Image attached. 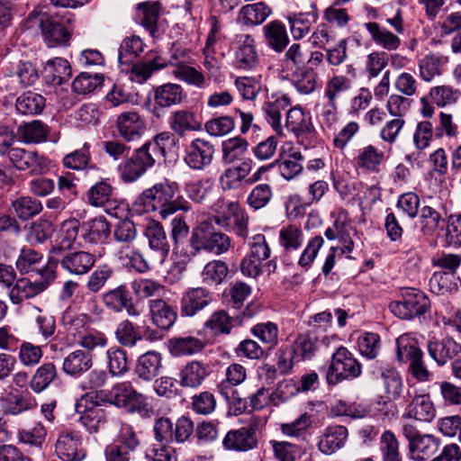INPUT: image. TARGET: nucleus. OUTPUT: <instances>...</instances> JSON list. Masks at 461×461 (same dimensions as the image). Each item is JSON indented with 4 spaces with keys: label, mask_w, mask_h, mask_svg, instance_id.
I'll return each instance as SVG.
<instances>
[{
    "label": "nucleus",
    "mask_w": 461,
    "mask_h": 461,
    "mask_svg": "<svg viewBox=\"0 0 461 461\" xmlns=\"http://www.w3.org/2000/svg\"><path fill=\"white\" fill-rule=\"evenodd\" d=\"M391 312L402 320L423 317L430 310V300L422 291L413 287L400 290L399 299L389 303Z\"/></svg>",
    "instance_id": "6"
},
{
    "label": "nucleus",
    "mask_w": 461,
    "mask_h": 461,
    "mask_svg": "<svg viewBox=\"0 0 461 461\" xmlns=\"http://www.w3.org/2000/svg\"><path fill=\"white\" fill-rule=\"evenodd\" d=\"M443 213H446V206L440 203L423 204L418 215L420 231L424 236H433L438 230L443 229Z\"/></svg>",
    "instance_id": "20"
},
{
    "label": "nucleus",
    "mask_w": 461,
    "mask_h": 461,
    "mask_svg": "<svg viewBox=\"0 0 461 461\" xmlns=\"http://www.w3.org/2000/svg\"><path fill=\"white\" fill-rule=\"evenodd\" d=\"M115 338L122 346L132 348L142 339V334L133 322L126 319L118 323Z\"/></svg>",
    "instance_id": "64"
},
{
    "label": "nucleus",
    "mask_w": 461,
    "mask_h": 461,
    "mask_svg": "<svg viewBox=\"0 0 461 461\" xmlns=\"http://www.w3.org/2000/svg\"><path fill=\"white\" fill-rule=\"evenodd\" d=\"M34 405L35 401L28 392H10L3 399V406L5 411L11 414H19L32 409Z\"/></svg>",
    "instance_id": "58"
},
{
    "label": "nucleus",
    "mask_w": 461,
    "mask_h": 461,
    "mask_svg": "<svg viewBox=\"0 0 461 461\" xmlns=\"http://www.w3.org/2000/svg\"><path fill=\"white\" fill-rule=\"evenodd\" d=\"M136 434H119L118 439L105 449L107 461H129L130 452H133L140 446Z\"/></svg>",
    "instance_id": "29"
},
{
    "label": "nucleus",
    "mask_w": 461,
    "mask_h": 461,
    "mask_svg": "<svg viewBox=\"0 0 461 461\" xmlns=\"http://www.w3.org/2000/svg\"><path fill=\"white\" fill-rule=\"evenodd\" d=\"M303 241V232L300 227L289 224L279 231V243L284 249L283 262L286 266L294 264L292 254L298 250Z\"/></svg>",
    "instance_id": "27"
},
{
    "label": "nucleus",
    "mask_w": 461,
    "mask_h": 461,
    "mask_svg": "<svg viewBox=\"0 0 461 461\" xmlns=\"http://www.w3.org/2000/svg\"><path fill=\"white\" fill-rule=\"evenodd\" d=\"M252 160L245 159L240 165L226 168L220 176V185L226 190H235L241 186L242 181L249 175Z\"/></svg>",
    "instance_id": "34"
},
{
    "label": "nucleus",
    "mask_w": 461,
    "mask_h": 461,
    "mask_svg": "<svg viewBox=\"0 0 461 461\" xmlns=\"http://www.w3.org/2000/svg\"><path fill=\"white\" fill-rule=\"evenodd\" d=\"M239 318L231 317L225 310H218L212 313L204 322V329L209 330L213 336L230 334Z\"/></svg>",
    "instance_id": "46"
},
{
    "label": "nucleus",
    "mask_w": 461,
    "mask_h": 461,
    "mask_svg": "<svg viewBox=\"0 0 461 461\" xmlns=\"http://www.w3.org/2000/svg\"><path fill=\"white\" fill-rule=\"evenodd\" d=\"M161 5L157 1H145L136 5L135 21L141 25L153 39L164 33L160 20Z\"/></svg>",
    "instance_id": "15"
},
{
    "label": "nucleus",
    "mask_w": 461,
    "mask_h": 461,
    "mask_svg": "<svg viewBox=\"0 0 461 461\" xmlns=\"http://www.w3.org/2000/svg\"><path fill=\"white\" fill-rule=\"evenodd\" d=\"M86 397L99 405L101 402L113 403L117 407L124 408L129 412L146 413L149 411L147 398L142 393H138L130 382L116 384L111 391H100L95 395Z\"/></svg>",
    "instance_id": "4"
},
{
    "label": "nucleus",
    "mask_w": 461,
    "mask_h": 461,
    "mask_svg": "<svg viewBox=\"0 0 461 461\" xmlns=\"http://www.w3.org/2000/svg\"><path fill=\"white\" fill-rule=\"evenodd\" d=\"M92 366V355L88 351L77 349L64 357L62 370L68 375L77 377L88 371Z\"/></svg>",
    "instance_id": "32"
},
{
    "label": "nucleus",
    "mask_w": 461,
    "mask_h": 461,
    "mask_svg": "<svg viewBox=\"0 0 461 461\" xmlns=\"http://www.w3.org/2000/svg\"><path fill=\"white\" fill-rule=\"evenodd\" d=\"M29 19L37 24L47 47L55 48L69 44L75 29L74 14L59 15L43 11V8H36L29 14Z\"/></svg>",
    "instance_id": "3"
},
{
    "label": "nucleus",
    "mask_w": 461,
    "mask_h": 461,
    "mask_svg": "<svg viewBox=\"0 0 461 461\" xmlns=\"http://www.w3.org/2000/svg\"><path fill=\"white\" fill-rule=\"evenodd\" d=\"M104 81V76L101 73L91 74L81 72L74 79L72 89L78 95H87L100 88Z\"/></svg>",
    "instance_id": "60"
},
{
    "label": "nucleus",
    "mask_w": 461,
    "mask_h": 461,
    "mask_svg": "<svg viewBox=\"0 0 461 461\" xmlns=\"http://www.w3.org/2000/svg\"><path fill=\"white\" fill-rule=\"evenodd\" d=\"M43 255L32 249L23 248L16 259V267L22 275L35 273L41 276V271L45 267H39Z\"/></svg>",
    "instance_id": "54"
},
{
    "label": "nucleus",
    "mask_w": 461,
    "mask_h": 461,
    "mask_svg": "<svg viewBox=\"0 0 461 461\" xmlns=\"http://www.w3.org/2000/svg\"><path fill=\"white\" fill-rule=\"evenodd\" d=\"M170 129L179 136L186 131H195L201 129V122L196 114L189 110H177L172 113L168 121Z\"/></svg>",
    "instance_id": "41"
},
{
    "label": "nucleus",
    "mask_w": 461,
    "mask_h": 461,
    "mask_svg": "<svg viewBox=\"0 0 461 461\" xmlns=\"http://www.w3.org/2000/svg\"><path fill=\"white\" fill-rule=\"evenodd\" d=\"M303 156L301 151L289 146L287 149L283 147L280 153V159L276 160L273 164L278 163L280 175L286 180H292L300 175L303 169Z\"/></svg>",
    "instance_id": "25"
},
{
    "label": "nucleus",
    "mask_w": 461,
    "mask_h": 461,
    "mask_svg": "<svg viewBox=\"0 0 461 461\" xmlns=\"http://www.w3.org/2000/svg\"><path fill=\"white\" fill-rule=\"evenodd\" d=\"M114 188L108 179H102L92 185L86 192L88 203L95 207H102L113 199Z\"/></svg>",
    "instance_id": "57"
},
{
    "label": "nucleus",
    "mask_w": 461,
    "mask_h": 461,
    "mask_svg": "<svg viewBox=\"0 0 461 461\" xmlns=\"http://www.w3.org/2000/svg\"><path fill=\"white\" fill-rule=\"evenodd\" d=\"M96 258L94 254L84 251H69L59 260L61 267L72 275L87 274L95 266Z\"/></svg>",
    "instance_id": "24"
},
{
    "label": "nucleus",
    "mask_w": 461,
    "mask_h": 461,
    "mask_svg": "<svg viewBox=\"0 0 461 461\" xmlns=\"http://www.w3.org/2000/svg\"><path fill=\"white\" fill-rule=\"evenodd\" d=\"M251 287L245 282L236 281L230 283L225 290L223 296L227 305L240 309L246 299L251 294Z\"/></svg>",
    "instance_id": "62"
},
{
    "label": "nucleus",
    "mask_w": 461,
    "mask_h": 461,
    "mask_svg": "<svg viewBox=\"0 0 461 461\" xmlns=\"http://www.w3.org/2000/svg\"><path fill=\"white\" fill-rule=\"evenodd\" d=\"M318 19L315 11L307 13H292L287 16L290 32L295 41L304 38Z\"/></svg>",
    "instance_id": "42"
},
{
    "label": "nucleus",
    "mask_w": 461,
    "mask_h": 461,
    "mask_svg": "<svg viewBox=\"0 0 461 461\" xmlns=\"http://www.w3.org/2000/svg\"><path fill=\"white\" fill-rule=\"evenodd\" d=\"M43 73L49 84L60 86L70 78L72 69L67 59L55 58L47 61Z\"/></svg>",
    "instance_id": "40"
},
{
    "label": "nucleus",
    "mask_w": 461,
    "mask_h": 461,
    "mask_svg": "<svg viewBox=\"0 0 461 461\" xmlns=\"http://www.w3.org/2000/svg\"><path fill=\"white\" fill-rule=\"evenodd\" d=\"M447 63L448 57L441 54L429 53L424 56L418 63L420 78L426 82L432 81L443 74Z\"/></svg>",
    "instance_id": "38"
},
{
    "label": "nucleus",
    "mask_w": 461,
    "mask_h": 461,
    "mask_svg": "<svg viewBox=\"0 0 461 461\" xmlns=\"http://www.w3.org/2000/svg\"><path fill=\"white\" fill-rule=\"evenodd\" d=\"M162 366L161 353L149 350L138 357L134 374L140 380L150 382L159 375Z\"/></svg>",
    "instance_id": "26"
},
{
    "label": "nucleus",
    "mask_w": 461,
    "mask_h": 461,
    "mask_svg": "<svg viewBox=\"0 0 461 461\" xmlns=\"http://www.w3.org/2000/svg\"><path fill=\"white\" fill-rule=\"evenodd\" d=\"M62 165L64 167L72 170H97L98 167L92 162L90 145L86 142L82 148L71 151L65 155L62 158Z\"/></svg>",
    "instance_id": "39"
},
{
    "label": "nucleus",
    "mask_w": 461,
    "mask_h": 461,
    "mask_svg": "<svg viewBox=\"0 0 461 461\" xmlns=\"http://www.w3.org/2000/svg\"><path fill=\"white\" fill-rule=\"evenodd\" d=\"M317 77L318 75L313 68H305L291 73L293 86L303 95H309L315 90Z\"/></svg>",
    "instance_id": "61"
},
{
    "label": "nucleus",
    "mask_w": 461,
    "mask_h": 461,
    "mask_svg": "<svg viewBox=\"0 0 461 461\" xmlns=\"http://www.w3.org/2000/svg\"><path fill=\"white\" fill-rule=\"evenodd\" d=\"M144 234L149 240V248L157 251L164 259L168 255L170 245L163 226L158 221H150L147 225Z\"/></svg>",
    "instance_id": "43"
},
{
    "label": "nucleus",
    "mask_w": 461,
    "mask_h": 461,
    "mask_svg": "<svg viewBox=\"0 0 461 461\" xmlns=\"http://www.w3.org/2000/svg\"><path fill=\"white\" fill-rule=\"evenodd\" d=\"M397 359L403 364H411L414 359L423 357V351L418 341L409 335H402L396 339Z\"/></svg>",
    "instance_id": "53"
},
{
    "label": "nucleus",
    "mask_w": 461,
    "mask_h": 461,
    "mask_svg": "<svg viewBox=\"0 0 461 461\" xmlns=\"http://www.w3.org/2000/svg\"><path fill=\"white\" fill-rule=\"evenodd\" d=\"M115 126L120 137L127 142L140 140L147 129L144 119L133 111L120 113Z\"/></svg>",
    "instance_id": "17"
},
{
    "label": "nucleus",
    "mask_w": 461,
    "mask_h": 461,
    "mask_svg": "<svg viewBox=\"0 0 461 461\" xmlns=\"http://www.w3.org/2000/svg\"><path fill=\"white\" fill-rule=\"evenodd\" d=\"M286 127L297 137L315 134L310 113H304L300 107H293L287 112Z\"/></svg>",
    "instance_id": "36"
},
{
    "label": "nucleus",
    "mask_w": 461,
    "mask_h": 461,
    "mask_svg": "<svg viewBox=\"0 0 461 461\" xmlns=\"http://www.w3.org/2000/svg\"><path fill=\"white\" fill-rule=\"evenodd\" d=\"M134 207L140 213L158 212L162 219H166L177 211H189L191 204L181 195L177 183L164 180L144 190L135 201Z\"/></svg>",
    "instance_id": "2"
},
{
    "label": "nucleus",
    "mask_w": 461,
    "mask_h": 461,
    "mask_svg": "<svg viewBox=\"0 0 461 461\" xmlns=\"http://www.w3.org/2000/svg\"><path fill=\"white\" fill-rule=\"evenodd\" d=\"M258 63L255 40L249 34L236 35L235 64L241 69H251Z\"/></svg>",
    "instance_id": "21"
},
{
    "label": "nucleus",
    "mask_w": 461,
    "mask_h": 461,
    "mask_svg": "<svg viewBox=\"0 0 461 461\" xmlns=\"http://www.w3.org/2000/svg\"><path fill=\"white\" fill-rule=\"evenodd\" d=\"M426 348L429 356L439 367L446 366L461 353V344L450 336L429 338Z\"/></svg>",
    "instance_id": "16"
},
{
    "label": "nucleus",
    "mask_w": 461,
    "mask_h": 461,
    "mask_svg": "<svg viewBox=\"0 0 461 461\" xmlns=\"http://www.w3.org/2000/svg\"><path fill=\"white\" fill-rule=\"evenodd\" d=\"M384 158L383 151L373 145H367L358 150V155L355 158V166L369 172H378Z\"/></svg>",
    "instance_id": "52"
},
{
    "label": "nucleus",
    "mask_w": 461,
    "mask_h": 461,
    "mask_svg": "<svg viewBox=\"0 0 461 461\" xmlns=\"http://www.w3.org/2000/svg\"><path fill=\"white\" fill-rule=\"evenodd\" d=\"M215 439L211 434H154V440L149 447V453L153 461H177V456L169 443L188 442L191 445L200 446Z\"/></svg>",
    "instance_id": "9"
},
{
    "label": "nucleus",
    "mask_w": 461,
    "mask_h": 461,
    "mask_svg": "<svg viewBox=\"0 0 461 461\" xmlns=\"http://www.w3.org/2000/svg\"><path fill=\"white\" fill-rule=\"evenodd\" d=\"M151 320L154 325L163 330H168L177 319L174 306L162 299H152L149 302Z\"/></svg>",
    "instance_id": "28"
},
{
    "label": "nucleus",
    "mask_w": 461,
    "mask_h": 461,
    "mask_svg": "<svg viewBox=\"0 0 461 461\" xmlns=\"http://www.w3.org/2000/svg\"><path fill=\"white\" fill-rule=\"evenodd\" d=\"M56 452L62 461H81L85 456L77 434H60L56 442Z\"/></svg>",
    "instance_id": "33"
},
{
    "label": "nucleus",
    "mask_w": 461,
    "mask_h": 461,
    "mask_svg": "<svg viewBox=\"0 0 461 461\" xmlns=\"http://www.w3.org/2000/svg\"><path fill=\"white\" fill-rule=\"evenodd\" d=\"M213 301L212 294L206 288L195 287L186 290L180 300L182 316L193 317L210 305Z\"/></svg>",
    "instance_id": "18"
},
{
    "label": "nucleus",
    "mask_w": 461,
    "mask_h": 461,
    "mask_svg": "<svg viewBox=\"0 0 461 461\" xmlns=\"http://www.w3.org/2000/svg\"><path fill=\"white\" fill-rule=\"evenodd\" d=\"M461 97V91L449 85L437 86L430 88L428 95L420 98V114L424 118H432L434 104L442 108L455 104Z\"/></svg>",
    "instance_id": "12"
},
{
    "label": "nucleus",
    "mask_w": 461,
    "mask_h": 461,
    "mask_svg": "<svg viewBox=\"0 0 461 461\" xmlns=\"http://www.w3.org/2000/svg\"><path fill=\"white\" fill-rule=\"evenodd\" d=\"M167 66V63L160 56H156L149 60L135 62L128 71L129 79L132 82L143 84L154 72L163 69Z\"/></svg>",
    "instance_id": "35"
},
{
    "label": "nucleus",
    "mask_w": 461,
    "mask_h": 461,
    "mask_svg": "<svg viewBox=\"0 0 461 461\" xmlns=\"http://www.w3.org/2000/svg\"><path fill=\"white\" fill-rule=\"evenodd\" d=\"M114 274L113 267L107 263L97 266L87 278L86 289L93 294L99 293L114 276Z\"/></svg>",
    "instance_id": "59"
},
{
    "label": "nucleus",
    "mask_w": 461,
    "mask_h": 461,
    "mask_svg": "<svg viewBox=\"0 0 461 461\" xmlns=\"http://www.w3.org/2000/svg\"><path fill=\"white\" fill-rule=\"evenodd\" d=\"M6 158L13 170L27 171L31 176H41L50 169V159L37 150L14 147Z\"/></svg>",
    "instance_id": "11"
},
{
    "label": "nucleus",
    "mask_w": 461,
    "mask_h": 461,
    "mask_svg": "<svg viewBox=\"0 0 461 461\" xmlns=\"http://www.w3.org/2000/svg\"><path fill=\"white\" fill-rule=\"evenodd\" d=\"M411 453L417 460H426L438 448L439 440L432 434H406Z\"/></svg>",
    "instance_id": "30"
},
{
    "label": "nucleus",
    "mask_w": 461,
    "mask_h": 461,
    "mask_svg": "<svg viewBox=\"0 0 461 461\" xmlns=\"http://www.w3.org/2000/svg\"><path fill=\"white\" fill-rule=\"evenodd\" d=\"M263 33L267 45L276 52H282L289 43L286 27L278 20L267 23Z\"/></svg>",
    "instance_id": "37"
},
{
    "label": "nucleus",
    "mask_w": 461,
    "mask_h": 461,
    "mask_svg": "<svg viewBox=\"0 0 461 461\" xmlns=\"http://www.w3.org/2000/svg\"><path fill=\"white\" fill-rule=\"evenodd\" d=\"M12 208L20 220L28 221L40 214L43 206L38 199L25 195L14 200L12 202Z\"/></svg>",
    "instance_id": "56"
},
{
    "label": "nucleus",
    "mask_w": 461,
    "mask_h": 461,
    "mask_svg": "<svg viewBox=\"0 0 461 461\" xmlns=\"http://www.w3.org/2000/svg\"><path fill=\"white\" fill-rule=\"evenodd\" d=\"M45 104L46 99L43 95L32 91H27L17 97L15 107L21 114L37 115L41 113Z\"/></svg>",
    "instance_id": "51"
},
{
    "label": "nucleus",
    "mask_w": 461,
    "mask_h": 461,
    "mask_svg": "<svg viewBox=\"0 0 461 461\" xmlns=\"http://www.w3.org/2000/svg\"><path fill=\"white\" fill-rule=\"evenodd\" d=\"M249 147V142L241 138H230L222 142V160L226 164H231L242 159Z\"/></svg>",
    "instance_id": "63"
},
{
    "label": "nucleus",
    "mask_w": 461,
    "mask_h": 461,
    "mask_svg": "<svg viewBox=\"0 0 461 461\" xmlns=\"http://www.w3.org/2000/svg\"><path fill=\"white\" fill-rule=\"evenodd\" d=\"M50 127L39 120L23 123L18 127V134L25 143H41L47 140Z\"/></svg>",
    "instance_id": "55"
},
{
    "label": "nucleus",
    "mask_w": 461,
    "mask_h": 461,
    "mask_svg": "<svg viewBox=\"0 0 461 461\" xmlns=\"http://www.w3.org/2000/svg\"><path fill=\"white\" fill-rule=\"evenodd\" d=\"M210 373L209 364L192 360L179 370L178 383L183 387L197 389L203 384Z\"/></svg>",
    "instance_id": "23"
},
{
    "label": "nucleus",
    "mask_w": 461,
    "mask_h": 461,
    "mask_svg": "<svg viewBox=\"0 0 461 461\" xmlns=\"http://www.w3.org/2000/svg\"><path fill=\"white\" fill-rule=\"evenodd\" d=\"M291 347L300 362L310 361L320 349V340L316 334L309 330L299 333Z\"/></svg>",
    "instance_id": "31"
},
{
    "label": "nucleus",
    "mask_w": 461,
    "mask_h": 461,
    "mask_svg": "<svg viewBox=\"0 0 461 461\" xmlns=\"http://www.w3.org/2000/svg\"><path fill=\"white\" fill-rule=\"evenodd\" d=\"M188 243L193 257L201 251L219 256L228 252L231 247L230 238L208 221H201L193 228Z\"/></svg>",
    "instance_id": "5"
},
{
    "label": "nucleus",
    "mask_w": 461,
    "mask_h": 461,
    "mask_svg": "<svg viewBox=\"0 0 461 461\" xmlns=\"http://www.w3.org/2000/svg\"><path fill=\"white\" fill-rule=\"evenodd\" d=\"M103 304L111 312L120 313L125 311L130 316H138L133 294L127 284H121L102 294Z\"/></svg>",
    "instance_id": "13"
},
{
    "label": "nucleus",
    "mask_w": 461,
    "mask_h": 461,
    "mask_svg": "<svg viewBox=\"0 0 461 461\" xmlns=\"http://www.w3.org/2000/svg\"><path fill=\"white\" fill-rule=\"evenodd\" d=\"M215 146L209 140L196 138L185 149V163L193 170L203 171L213 161Z\"/></svg>",
    "instance_id": "14"
},
{
    "label": "nucleus",
    "mask_w": 461,
    "mask_h": 461,
    "mask_svg": "<svg viewBox=\"0 0 461 461\" xmlns=\"http://www.w3.org/2000/svg\"><path fill=\"white\" fill-rule=\"evenodd\" d=\"M58 379L59 373L55 364L46 362L40 366L34 372L30 381V387L34 393H40Z\"/></svg>",
    "instance_id": "45"
},
{
    "label": "nucleus",
    "mask_w": 461,
    "mask_h": 461,
    "mask_svg": "<svg viewBox=\"0 0 461 461\" xmlns=\"http://www.w3.org/2000/svg\"><path fill=\"white\" fill-rule=\"evenodd\" d=\"M153 92V113L159 115L162 109L178 105L185 96L183 87L174 83H167L154 86Z\"/></svg>",
    "instance_id": "19"
},
{
    "label": "nucleus",
    "mask_w": 461,
    "mask_h": 461,
    "mask_svg": "<svg viewBox=\"0 0 461 461\" xmlns=\"http://www.w3.org/2000/svg\"><path fill=\"white\" fill-rule=\"evenodd\" d=\"M362 374V365L352 352L344 346L335 348L326 370V381L329 385H336L343 381H352Z\"/></svg>",
    "instance_id": "7"
},
{
    "label": "nucleus",
    "mask_w": 461,
    "mask_h": 461,
    "mask_svg": "<svg viewBox=\"0 0 461 461\" xmlns=\"http://www.w3.org/2000/svg\"><path fill=\"white\" fill-rule=\"evenodd\" d=\"M215 223L227 230H232L240 238L245 239L249 233V218L238 202L218 199L212 206Z\"/></svg>",
    "instance_id": "8"
},
{
    "label": "nucleus",
    "mask_w": 461,
    "mask_h": 461,
    "mask_svg": "<svg viewBox=\"0 0 461 461\" xmlns=\"http://www.w3.org/2000/svg\"><path fill=\"white\" fill-rule=\"evenodd\" d=\"M89 316L86 313H77L71 309H67L61 316L60 324L68 336L78 339L86 331Z\"/></svg>",
    "instance_id": "48"
},
{
    "label": "nucleus",
    "mask_w": 461,
    "mask_h": 461,
    "mask_svg": "<svg viewBox=\"0 0 461 461\" xmlns=\"http://www.w3.org/2000/svg\"><path fill=\"white\" fill-rule=\"evenodd\" d=\"M203 341L195 337H173L167 341V348L174 357L190 356L201 352Z\"/></svg>",
    "instance_id": "44"
},
{
    "label": "nucleus",
    "mask_w": 461,
    "mask_h": 461,
    "mask_svg": "<svg viewBox=\"0 0 461 461\" xmlns=\"http://www.w3.org/2000/svg\"><path fill=\"white\" fill-rule=\"evenodd\" d=\"M56 265L48 263L41 271V279L32 282L28 278L17 279L9 292L14 304H20L24 300L33 298L44 292L56 279Z\"/></svg>",
    "instance_id": "10"
},
{
    "label": "nucleus",
    "mask_w": 461,
    "mask_h": 461,
    "mask_svg": "<svg viewBox=\"0 0 461 461\" xmlns=\"http://www.w3.org/2000/svg\"><path fill=\"white\" fill-rule=\"evenodd\" d=\"M291 104V99L287 95L277 96L274 101L265 102L262 110L267 122L276 132H281V112Z\"/></svg>",
    "instance_id": "50"
},
{
    "label": "nucleus",
    "mask_w": 461,
    "mask_h": 461,
    "mask_svg": "<svg viewBox=\"0 0 461 461\" xmlns=\"http://www.w3.org/2000/svg\"><path fill=\"white\" fill-rule=\"evenodd\" d=\"M111 236V224L104 216H98L82 222L80 239L87 244L106 243Z\"/></svg>",
    "instance_id": "22"
},
{
    "label": "nucleus",
    "mask_w": 461,
    "mask_h": 461,
    "mask_svg": "<svg viewBox=\"0 0 461 461\" xmlns=\"http://www.w3.org/2000/svg\"><path fill=\"white\" fill-rule=\"evenodd\" d=\"M365 27L372 40L384 50L391 51L400 47L401 39L387 29L381 27L379 23L369 22L365 23Z\"/></svg>",
    "instance_id": "49"
},
{
    "label": "nucleus",
    "mask_w": 461,
    "mask_h": 461,
    "mask_svg": "<svg viewBox=\"0 0 461 461\" xmlns=\"http://www.w3.org/2000/svg\"><path fill=\"white\" fill-rule=\"evenodd\" d=\"M104 151L114 160L125 159L119 165L120 178L123 183L138 181L148 170L165 161L167 152L176 145L175 135L168 131L156 134L127 157L131 147L119 140L102 143Z\"/></svg>",
    "instance_id": "1"
},
{
    "label": "nucleus",
    "mask_w": 461,
    "mask_h": 461,
    "mask_svg": "<svg viewBox=\"0 0 461 461\" xmlns=\"http://www.w3.org/2000/svg\"><path fill=\"white\" fill-rule=\"evenodd\" d=\"M272 14V9L264 2H258L244 5L239 14L240 21L247 26H255L263 23Z\"/></svg>",
    "instance_id": "47"
}]
</instances>
